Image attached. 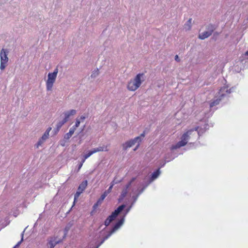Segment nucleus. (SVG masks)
Instances as JSON below:
<instances>
[{
  "instance_id": "nucleus-1",
  "label": "nucleus",
  "mask_w": 248,
  "mask_h": 248,
  "mask_svg": "<svg viewBox=\"0 0 248 248\" xmlns=\"http://www.w3.org/2000/svg\"><path fill=\"white\" fill-rule=\"evenodd\" d=\"M144 188L140 189V187L139 186V185H135L133 186L132 188L131 196V202L130 206L126 209L124 211V215L121 217L119 220L115 223L111 230L107 234L106 238H108L112 234L116 232L124 224L125 217L126 215L129 213L132 207L133 206L139 196L143 192Z\"/></svg>"
},
{
  "instance_id": "nucleus-2",
  "label": "nucleus",
  "mask_w": 248,
  "mask_h": 248,
  "mask_svg": "<svg viewBox=\"0 0 248 248\" xmlns=\"http://www.w3.org/2000/svg\"><path fill=\"white\" fill-rule=\"evenodd\" d=\"M207 124H205L204 129L199 127L190 129L184 133L181 140L176 144L171 145L170 149L171 151L185 146L189 141L195 140L198 137H200L207 129Z\"/></svg>"
},
{
  "instance_id": "nucleus-3",
  "label": "nucleus",
  "mask_w": 248,
  "mask_h": 248,
  "mask_svg": "<svg viewBox=\"0 0 248 248\" xmlns=\"http://www.w3.org/2000/svg\"><path fill=\"white\" fill-rule=\"evenodd\" d=\"M232 92L231 89H228V86H224L222 87L217 94L215 97L213 101L210 103V108H212L216 105L219 104V102L224 99L227 98L229 94Z\"/></svg>"
},
{
  "instance_id": "nucleus-4",
  "label": "nucleus",
  "mask_w": 248,
  "mask_h": 248,
  "mask_svg": "<svg viewBox=\"0 0 248 248\" xmlns=\"http://www.w3.org/2000/svg\"><path fill=\"white\" fill-rule=\"evenodd\" d=\"M144 80V75L143 73L137 74L133 78L130 79L127 84V89L131 91H135L137 90L141 85L142 82Z\"/></svg>"
},
{
  "instance_id": "nucleus-5",
  "label": "nucleus",
  "mask_w": 248,
  "mask_h": 248,
  "mask_svg": "<svg viewBox=\"0 0 248 248\" xmlns=\"http://www.w3.org/2000/svg\"><path fill=\"white\" fill-rule=\"evenodd\" d=\"M144 137L145 132H143L140 136H138L133 139L125 142L123 144V149L124 150H126L128 148H129L137 144L136 148L134 149V151H136L139 148L140 143L141 142Z\"/></svg>"
},
{
  "instance_id": "nucleus-6",
  "label": "nucleus",
  "mask_w": 248,
  "mask_h": 248,
  "mask_svg": "<svg viewBox=\"0 0 248 248\" xmlns=\"http://www.w3.org/2000/svg\"><path fill=\"white\" fill-rule=\"evenodd\" d=\"M58 71V68L57 67L53 72L48 73L47 79L46 81V89L47 91L52 90L53 84L56 81Z\"/></svg>"
},
{
  "instance_id": "nucleus-7",
  "label": "nucleus",
  "mask_w": 248,
  "mask_h": 248,
  "mask_svg": "<svg viewBox=\"0 0 248 248\" xmlns=\"http://www.w3.org/2000/svg\"><path fill=\"white\" fill-rule=\"evenodd\" d=\"M9 50L7 49L2 48L0 53V69L1 70H4L7 65L9 60L8 55L9 54Z\"/></svg>"
},
{
  "instance_id": "nucleus-8",
  "label": "nucleus",
  "mask_w": 248,
  "mask_h": 248,
  "mask_svg": "<svg viewBox=\"0 0 248 248\" xmlns=\"http://www.w3.org/2000/svg\"><path fill=\"white\" fill-rule=\"evenodd\" d=\"M125 207V204H122L119 206L116 209L114 210V211L111 213L110 216L108 217V220L111 222L113 221L116 218L118 215L120 213V212H121L124 210Z\"/></svg>"
},
{
  "instance_id": "nucleus-9",
  "label": "nucleus",
  "mask_w": 248,
  "mask_h": 248,
  "mask_svg": "<svg viewBox=\"0 0 248 248\" xmlns=\"http://www.w3.org/2000/svg\"><path fill=\"white\" fill-rule=\"evenodd\" d=\"M61 242L60 239L56 237H51L47 239V248H54L55 246Z\"/></svg>"
},
{
  "instance_id": "nucleus-10",
  "label": "nucleus",
  "mask_w": 248,
  "mask_h": 248,
  "mask_svg": "<svg viewBox=\"0 0 248 248\" xmlns=\"http://www.w3.org/2000/svg\"><path fill=\"white\" fill-rule=\"evenodd\" d=\"M136 178H133L131 181L129 182V183L126 185L125 187L123 190L120 199L123 200L127 195L128 190L130 189V187L132 186V185L133 182L135 180Z\"/></svg>"
},
{
  "instance_id": "nucleus-11",
  "label": "nucleus",
  "mask_w": 248,
  "mask_h": 248,
  "mask_svg": "<svg viewBox=\"0 0 248 248\" xmlns=\"http://www.w3.org/2000/svg\"><path fill=\"white\" fill-rule=\"evenodd\" d=\"M161 173V171L160 170V169H158L157 170H156L155 171H154L151 175V176L150 178V180L149 182L142 188H144V190L145 188L153 181H154L155 180L156 178H158V177L159 176L160 174Z\"/></svg>"
},
{
  "instance_id": "nucleus-12",
  "label": "nucleus",
  "mask_w": 248,
  "mask_h": 248,
  "mask_svg": "<svg viewBox=\"0 0 248 248\" xmlns=\"http://www.w3.org/2000/svg\"><path fill=\"white\" fill-rule=\"evenodd\" d=\"M76 113V110L75 109H71L70 110L65 111L63 113L64 117L62 121L64 122V123L67 122L68 121L69 118L71 116L74 115Z\"/></svg>"
},
{
  "instance_id": "nucleus-13",
  "label": "nucleus",
  "mask_w": 248,
  "mask_h": 248,
  "mask_svg": "<svg viewBox=\"0 0 248 248\" xmlns=\"http://www.w3.org/2000/svg\"><path fill=\"white\" fill-rule=\"evenodd\" d=\"M214 30V28L213 26H211V29L209 31H205L203 32H202V33H200L199 34V37L200 39L202 40H203L207 37H208L209 36H210L213 31Z\"/></svg>"
},
{
  "instance_id": "nucleus-14",
  "label": "nucleus",
  "mask_w": 248,
  "mask_h": 248,
  "mask_svg": "<svg viewBox=\"0 0 248 248\" xmlns=\"http://www.w3.org/2000/svg\"><path fill=\"white\" fill-rule=\"evenodd\" d=\"M65 123H64V122L62 120L61 121L59 122L57 124H56V126L55 128H54L53 130V132L54 133V134H57L58 132L59 131L60 129L62 127V126L65 124Z\"/></svg>"
},
{
  "instance_id": "nucleus-15",
  "label": "nucleus",
  "mask_w": 248,
  "mask_h": 248,
  "mask_svg": "<svg viewBox=\"0 0 248 248\" xmlns=\"http://www.w3.org/2000/svg\"><path fill=\"white\" fill-rule=\"evenodd\" d=\"M88 182L87 180H85L83 181L78 186V191L80 192L81 193L83 192V191L85 189L87 186Z\"/></svg>"
},
{
  "instance_id": "nucleus-16",
  "label": "nucleus",
  "mask_w": 248,
  "mask_h": 248,
  "mask_svg": "<svg viewBox=\"0 0 248 248\" xmlns=\"http://www.w3.org/2000/svg\"><path fill=\"white\" fill-rule=\"evenodd\" d=\"M75 130V127H71L69 132L64 135V139L66 140H68L72 137Z\"/></svg>"
},
{
  "instance_id": "nucleus-17",
  "label": "nucleus",
  "mask_w": 248,
  "mask_h": 248,
  "mask_svg": "<svg viewBox=\"0 0 248 248\" xmlns=\"http://www.w3.org/2000/svg\"><path fill=\"white\" fill-rule=\"evenodd\" d=\"M51 129L52 128L51 127H49L48 128H47L46 130L45 131V132L44 133V134L43 135V136L41 137L42 140H47L48 138L49 135V132L51 131Z\"/></svg>"
},
{
  "instance_id": "nucleus-18",
  "label": "nucleus",
  "mask_w": 248,
  "mask_h": 248,
  "mask_svg": "<svg viewBox=\"0 0 248 248\" xmlns=\"http://www.w3.org/2000/svg\"><path fill=\"white\" fill-rule=\"evenodd\" d=\"M191 21L192 19L190 18L184 25V29L186 31H188L191 29Z\"/></svg>"
},
{
  "instance_id": "nucleus-19",
  "label": "nucleus",
  "mask_w": 248,
  "mask_h": 248,
  "mask_svg": "<svg viewBox=\"0 0 248 248\" xmlns=\"http://www.w3.org/2000/svg\"><path fill=\"white\" fill-rule=\"evenodd\" d=\"M98 152H103V151H108V149L107 146L103 145L101 146H99L96 148Z\"/></svg>"
},
{
  "instance_id": "nucleus-20",
  "label": "nucleus",
  "mask_w": 248,
  "mask_h": 248,
  "mask_svg": "<svg viewBox=\"0 0 248 248\" xmlns=\"http://www.w3.org/2000/svg\"><path fill=\"white\" fill-rule=\"evenodd\" d=\"M106 192H104L103 194L101 196L100 198L98 200V203L101 204L105 198L107 196Z\"/></svg>"
},
{
  "instance_id": "nucleus-21",
  "label": "nucleus",
  "mask_w": 248,
  "mask_h": 248,
  "mask_svg": "<svg viewBox=\"0 0 248 248\" xmlns=\"http://www.w3.org/2000/svg\"><path fill=\"white\" fill-rule=\"evenodd\" d=\"M98 75H99V70L98 69H96L93 72V73L91 76V77L92 78H95L97 76H98Z\"/></svg>"
},
{
  "instance_id": "nucleus-22",
  "label": "nucleus",
  "mask_w": 248,
  "mask_h": 248,
  "mask_svg": "<svg viewBox=\"0 0 248 248\" xmlns=\"http://www.w3.org/2000/svg\"><path fill=\"white\" fill-rule=\"evenodd\" d=\"M81 122L80 120L78 118H77L76 120V123L72 127H75V129L76 130V128L79 126Z\"/></svg>"
},
{
  "instance_id": "nucleus-23",
  "label": "nucleus",
  "mask_w": 248,
  "mask_h": 248,
  "mask_svg": "<svg viewBox=\"0 0 248 248\" xmlns=\"http://www.w3.org/2000/svg\"><path fill=\"white\" fill-rule=\"evenodd\" d=\"M46 140H42V138H41L37 143L36 144V147L39 148V146H41L42 144Z\"/></svg>"
},
{
  "instance_id": "nucleus-24",
  "label": "nucleus",
  "mask_w": 248,
  "mask_h": 248,
  "mask_svg": "<svg viewBox=\"0 0 248 248\" xmlns=\"http://www.w3.org/2000/svg\"><path fill=\"white\" fill-rule=\"evenodd\" d=\"M81 194L80 192L77 190L76 193H75L74 195V202H76V201L78 199L80 195Z\"/></svg>"
},
{
  "instance_id": "nucleus-25",
  "label": "nucleus",
  "mask_w": 248,
  "mask_h": 248,
  "mask_svg": "<svg viewBox=\"0 0 248 248\" xmlns=\"http://www.w3.org/2000/svg\"><path fill=\"white\" fill-rule=\"evenodd\" d=\"M242 59L241 60L242 62H243L244 59H247L248 61V50L245 52L242 56Z\"/></svg>"
},
{
  "instance_id": "nucleus-26",
  "label": "nucleus",
  "mask_w": 248,
  "mask_h": 248,
  "mask_svg": "<svg viewBox=\"0 0 248 248\" xmlns=\"http://www.w3.org/2000/svg\"><path fill=\"white\" fill-rule=\"evenodd\" d=\"M176 156H171V157L170 158L169 157H168L166 155L165 157V160L166 162H169L170 161H171V160L173 159Z\"/></svg>"
},
{
  "instance_id": "nucleus-27",
  "label": "nucleus",
  "mask_w": 248,
  "mask_h": 248,
  "mask_svg": "<svg viewBox=\"0 0 248 248\" xmlns=\"http://www.w3.org/2000/svg\"><path fill=\"white\" fill-rule=\"evenodd\" d=\"M106 237H107V235H106L105 236H104V238H103L102 240L101 241V242H100L99 244H98V245L96 246V248H99V247H100V246H101V245H102V244L104 242V241H105V240H106L107 239H108V238H106Z\"/></svg>"
},
{
  "instance_id": "nucleus-28",
  "label": "nucleus",
  "mask_w": 248,
  "mask_h": 248,
  "mask_svg": "<svg viewBox=\"0 0 248 248\" xmlns=\"http://www.w3.org/2000/svg\"><path fill=\"white\" fill-rule=\"evenodd\" d=\"M92 155V154L91 153V151H89L87 154H85L83 155V157H84L85 158L87 159L88 158H89Z\"/></svg>"
},
{
  "instance_id": "nucleus-29",
  "label": "nucleus",
  "mask_w": 248,
  "mask_h": 248,
  "mask_svg": "<svg viewBox=\"0 0 248 248\" xmlns=\"http://www.w3.org/2000/svg\"><path fill=\"white\" fill-rule=\"evenodd\" d=\"M111 222L109 221L108 219L107 218L104 222V225H105L106 227H107L110 224Z\"/></svg>"
},
{
  "instance_id": "nucleus-30",
  "label": "nucleus",
  "mask_w": 248,
  "mask_h": 248,
  "mask_svg": "<svg viewBox=\"0 0 248 248\" xmlns=\"http://www.w3.org/2000/svg\"><path fill=\"white\" fill-rule=\"evenodd\" d=\"M112 188V186H110L109 188H108V189L107 190L105 191L104 192H106L107 194L108 195L111 192Z\"/></svg>"
},
{
  "instance_id": "nucleus-31",
  "label": "nucleus",
  "mask_w": 248,
  "mask_h": 248,
  "mask_svg": "<svg viewBox=\"0 0 248 248\" xmlns=\"http://www.w3.org/2000/svg\"><path fill=\"white\" fill-rule=\"evenodd\" d=\"M24 232V231L22 233V238L21 240L17 244L16 246H15L14 248H16V247H18L20 244L21 243V242L23 241V233Z\"/></svg>"
},
{
  "instance_id": "nucleus-32",
  "label": "nucleus",
  "mask_w": 248,
  "mask_h": 248,
  "mask_svg": "<svg viewBox=\"0 0 248 248\" xmlns=\"http://www.w3.org/2000/svg\"><path fill=\"white\" fill-rule=\"evenodd\" d=\"M91 153L92 154V155H93V154H95L97 152H98L96 148L93 149L92 150H91Z\"/></svg>"
},
{
  "instance_id": "nucleus-33",
  "label": "nucleus",
  "mask_w": 248,
  "mask_h": 248,
  "mask_svg": "<svg viewBox=\"0 0 248 248\" xmlns=\"http://www.w3.org/2000/svg\"><path fill=\"white\" fill-rule=\"evenodd\" d=\"M85 118H86L85 116L82 115L80 117L79 119L80 120L81 122H83L84 121V120L85 119Z\"/></svg>"
},
{
  "instance_id": "nucleus-34",
  "label": "nucleus",
  "mask_w": 248,
  "mask_h": 248,
  "mask_svg": "<svg viewBox=\"0 0 248 248\" xmlns=\"http://www.w3.org/2000/svg\"><path fill=\"white\" fill-rule=\"evenodd\" d=\"M194 143L191 142H189L188 145H187V147H189V148H192V147L194 146Z\"/></svg>"
},
{
  "instance_id": "nucleus-35",
  "label": "nucleus",
  "mask_w": 248,
  "mask_h": 248,
  "mask_svg": "<svg viewBox=\"0 0 248 248\" xmlns=\"http://www.w3.org/2000/svg\"><path fill=\"white\" fill-rule=\"evenodd\" d=\"M101 204L100 203H98V201H97L96 203H95L94 205H93V207L95 209L96 208L98 205H100Z\"/></svg>"
},
{
  "instance_id": "nucleus-36",
  "label": "nucleus",
  "mask_w": 248,
  "mask_h": 248,
  "mask_svg": "<svg viewBox=\"0 0 248 248\" xmlns=\"http://www.w3.org/2000/svg\"><path fill=\"white\" fill-rule=\"evenodd\" d=\"M82 165L83 164L81 163H80L78 165V171H79L80 170V169L81 168V167H82Z\"/></svg>"
},
{
  "instance_id": "nucleus-37",
  "label": "nucleus",
  "mask_w": 248,
  "mask_h": 248,
  "mask_svg": "<svg viewBox=\"0 0 248 248\" xmlns=\"http://www.w3.org/2000/svg\"><path fill=\"white\" fill-rule=\"evenodd\" d=\"M117 183V182H115V180H113L111 183V184H110V186H112V187L113 186L116 184Z\"/></svg>"
},
{
  "instance_id": "nucleus-38",
  "label": "nucleus",
  "mask_w": 248,
  "mask_h": 248,
  "mask_svg": "<svg viewBox=\"0 0 248 248\" xmlns=\"http://www.w3.org/2000/svg\"><path fill=\"white\" fill-rule=\"evenodd\" d=\"M86 159H87L86 158H85L84 157H83L82 159V160L81 161V163H82V164H83V163H84V162L85 161Z\"/></svg>"
},
{
  "instance_id": "nucleus-39",
  "label": "nucleus",
  "mask_w": 248,
  "mask_h": 248,
  "mask_svg": "<svg viewBox=\"0 0 248 248\" xmlns=\"http://www.w3.org/2000/svg\"><path fill=\"white\" fill-rule=\"evenodd\" d=\"M175 60L176 61H179V57L178 55H176L175 56Z\"/></svg>"
},
{
  "instance_id": "nucleus-40",
  "label": "nucleus",
  "mask_w": 248,
  "mask_h": 248,
  "mask_svg": "<svg viewBox=\"0 0 248 248\" xmlns=\"http://www.w3.org/2000/svg\"><path fill=\"white\" fill-rule=\"evenodd\" d=\"M61 145L62 146H65V143H64V141H62V142H61Z\"/></svg>"
}]
</instances>
